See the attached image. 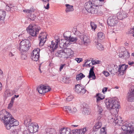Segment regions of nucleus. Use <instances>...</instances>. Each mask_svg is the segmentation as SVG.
<instances>
[{
	"instance_id": "nucleus-62",
	"label": "nucleus",
	"mask_w": 134,
	"mask_h": 134,
	"mask_svg": "<svg viewBox=\"0 0 134 134\" xmlns=\"http://www.w3.org/2000/svg\"><path fill=\"white\" fill-rule=\"evenodd\" d=\"M124 53V52H120L119 55V57H123V54Z\"/></svg>"
},
{
	"instance_id": "nucleus-1",
	"label": "nucleus",
	"mask_w": 134,
	"mask_h": 134,
	"mask_svg": "<svg viewBox=\"0 0 134 134\" xmlns=\"http://www.w3.org/2000/svg\"><path fill=\"white\" fill-rule=\"evenodd\" d=\"M0 119L4 122L6 129L9 130L19 125L18 122L5 110L0 112Z\"/></svg>"
},
{
	"instance_id": "nucleus-29",
	"label": "nucleus",
	"mask_w": 134,
	"mask_h": 134,
	"mask_svg": "<svg viewBox=\"0 0 134 134\" xmlns=\"http://www.w3.org/2000/svg\"><path fill=\"white\" fill-rule=\"evenodd\" d=\"M79 134H85L88 131V129L86 127L78 130Z\"/></svg>"
},
{
	"instance_id": "nucleus-46",
	"label": "nucleus",
	"mask_w": 134,
	"mask_h": 134,
	"mask_svg": "<svg viewBox=\"0 0 134 134\" xmlns=\"http://www.w3.org/2000/svg\"><path fill=\"white\" fill-rule=\"evenodd\" d=\"M73 96L72 95L68 96V97L66 98V100L68 101H71L73 99Z\"/></svg>"
},
{
	"instance_id": "nucleus-37",
	"label": "nucleus",
	"mask_w": 134,
	"mask_h": 134,
	"mask_svg": "<svg viewBox=\"0 0 134 134\" xmlns=\"http://www.w3.org/2000/svg\"><path fill=\"white\" fill-rule=\"evenodd\" d=\"M64 110L66 112L70 113L72 112V111L70 107L65 106L63 108Z\"/></svg>"
},
{
	"instance_id": "nucleus-18",
	"label": "nucleus",
	"mask_w": 134,
	"mask_h": 134,
	"mask_svg": "<svg viewBox=\"0 0 134 134\" xmlns=\"http://www.w3.org/2000/svg\"><path fill=\"white\" fill-rule=\"evenodd\" d=\"M59 41V40L58 39L56 40L55 42H54L53 41L51 42V47L52 48L53 52L58 47V43Z\"/></svg>"
},
{
	"instance_id": "nucleus-60",
	"label": "nucleus",
	"mask_w": 134,
	"mask_h": 134,
	"mask_svg": "<svg viewBox=\"0 0 134 134\" xmlns=\"http://www.w3.org/2000/svg\"><path fill=\"white\" fill-rule=\"evenodd\" d=\"M131 92H130L134 94V86H132L131 87Z\"/></svg>"
},
{
	"instance_id": "nucleus-36",
	"label": "nucleus",
	"mask_w": 134,
	"mask_h": 134,
	"mask_svg": "<svg viewBox=\"0 0 134 134\" xmlns=\"http://www.w3.org/2000/svg\"><path fill=\"white\" fill-rule=\"evenodd\" d=\"M129 54L127 51L124 52L123 58L124 59H126L129 57Z\"/></svg>"
},
{
	"instance_id": "nucleus-40",
	"label": "nucleus",
	"mask_w": 134,
	"mask_h": 134,
	"mask_svg": "<svg viewBox=\"0 0 134 134\" xmlns=\"http://www.w3.org/2000/svg\"><path fill=\"white\" fill-rule=\"evenodd\" d=\"M90 25L92 30H94L97 27V25L93 22H91Z\"/></svg>"
},
{
	"instance_id": "nucleus-26",
	"label": "nucleus",
	"mask_w": 134,
	"mask_h": 134,
	"mask_svg": "<svg viewBox=\"0 0 134 134\" xmlns=\"http://www.w3.org/2000/svg\"><path fill=\"white\" fill-rule=\"evenodd\" d=\"M82 89V87L81 86V85L77 84L75 86V91L78 93H80Z\"/></svg>"
},
{
	"instance_id": "nucleus-41",
	"label": "nucleus",
	"mask_w": 134,
	"mask_h": 134,
	"mask_svg": "<svg viewBox=\"0 0 134 134\" xmlns=\"http://www.w3.org/2000/svg\"><path fill=\"white\" fill-rule=\"evenodd\" d=\"M64 52L66 54V56H68V54L70 53L71 52V50L70 48H64L63 50Z\"/></svg>"
},
{
	"instance_id": "nucleus-9",
	"label": "nucleus",
	"mask_w": 134,
	"mask_h": 134,
	"mask_svg": "<svg viewBox=\"0 0 134 134\" xmlns=\"http://www.w3.org/2000/svg\"><path fill=\"white\" fill-rule=\"evenodd\" d=\"M117 18L115 16L109 17L107 20V23L109 26H112L115 25L118 22Z\"/></svg>"
},
{
	"instance_id": "nucleus-59",
	"label": "nucleus",
	"mask_w": 134,
	"mask_h": 134,
	"mask_svg": "<svg viewBox=\"0 0 134 134\" xmlns=\"http://www.w3.org/2000/svg\"><path fill=\"white\" fill-rule=\"evenodd\" d=\"M72 132L74 134H77V133H79L78 130L76 129L75 130H73Z\"/></svg>"
},
{
	"instance_id": "nucleus-50",
	"label": "nucleus",
	"mask_w": 134,
	"mask_h": 134,
	"mask_svg": "<svg viewBox=\"0 0 134 134\" xmlns=\"http://www.w3.org/2000/svg\"><path fill=\"white\" fill-rule=\"evenodd\" d=\"M70 79L69 77H66L65 78L64 80V82L66 83H69Z\"/></svg>"
},
{
	"instance_id": "nucleus-43",
	"label": "nucleus",
	"mask_w": 134,
	"mask_h": 134,
	"mask_svg": "<svg viewBox=\"0 0 134 134\" xmlns=\"http://www.w3.org/2000/svg\"><path fill=\"white\" fill-rule=\"evenodd\" d=\"M97 111L99 113L101 114L103 111V109L101 106L99 105L98 104L97 105Z\"/></svg>"
},
{
	"instance_id": "nucleus-28",
	"label": "nucleus",
	"mask_w": 134,
	"mask_h": 134,
	"mask_svg": "<svg viewBox=\"0 0 134 134\" xmlns=\"http://www.w3.org/2000/svg\"><path fill=\"white\" fill-rule=\"evenodd\" d=\"M96 98V102H98L104 98V97L102 96V94L100 93H97L95 97Z\"/></svg>"
},
{
	"instance_id": "nucleus-2",
	"label": "nucleus",
	"mask_w": 134,
	"mask_h": 134,
	"mask_svg": "<svg viewBox=\"0 0 134 134\" xmlns=\"http://www.w3.org/2000/svg\"><path fill=\"white\" fill-rule=\"evenodd\" d=\"M107 108L109 110H113L114 111H116L115 114L117 113L119 108H120L118 101L115 99H110L108 102L105 103Z\"/></svg>"
},
{
	"instance_id": "nucleus-6",
	"label": "nucleus",
	"mask_w": 134,
	"mask_h": 134,
	"mask_svg": "<svg viewBox=\"0 0 134 134\" xmlns=\"http://www.w3.org/2000/svg\"><path fill=\"white\" fill-rule=\"evenodd\" d=\"M40 50L39 48H35L31 53V58L32 60L35 61H37L40 57Z\"/></svg>"
},
{
	"instance_id": "nucleus-4",
	"label": "nucleus",
	"mask_w": 134,
	"mask_h": 134,
	"mask_svg": "<svg viewBox=\"0 0 134 134\" xmlns=\"http://www.w3.org/2000/svg\"><path fill=\"white\" fill-rule=\"evenodd\" d=\"M91 2L89 1L86 3L84 5L85 7L88 12L92 14H97L98 12L97 8Z\"/></svg>"
},
{
	"instance_id": "nucleus-45",
	"label": "nucleus",
	"mask_w": 134,
	"mask_h": 134,
	"mask_svg": "<svg viewBox=\"0 0 134 134\" xmlns=\"http://www.w3.org/2000/svg\"><path fill=\"white\" fill-rule=\"evenodd\" d=\"M36 16L34 14H31L30 16L28 19V20L29 21H33L34 20Z\"/></svg>"
},
{
	"instance_id": "nucleus-61",
	"label": "nucleus",
	"mask_w": 134,
	"mask_h": 134,
	"mask_svg": "<svg viewBox=\"0 0 134 134\" xmlns=\"http://www.w3.org/2000/svg\"><path fill=\"white\" fill-rule=\"evenodd\" d=\"M13 103L12 102H10V103L9 104L8 106V109H10L12 107Z\"/></svg>"
},
{
	"instance_id": "nucleus-38",
	"label": "nucleus",
	"mask_w": 134,
	"mask_h": 134,
	"mask_svg": "<svg viewBox=\"0 0 134 134\" xmlns=\"http://www.w3.org/2000/svg\"><path fill=\"white\" fill-rule=\"evenodd\" d=\"M72 31L74 33V34L77 36H80L81 34L80 32L77 30L76 28H73L72 29Z\"/></svg>"
},
{
	"instance_id": "nucleus-24",
	"label": "nucleus",
	"mask_w": 134,
	"mask_h": 134,
	"mask_svg": "<svg viewBox=\"0 0 134 134\" xmlns=\"http://www.w3.org/2000/svg\"><path fill=\"white\" fill-rule=\"evenodd\" d=\"M47 134H56L55 130L54 129L47 128L46 129Z\"/></svg>"
},
{
	"instance_id": "nucleus-27",
	"label": "nucleus",
	"mask_w": 134,
	"mask_h": 134,
	"mask_svg": "<svg viewBox=\"0 0 134 134\" xmlns=\"http://www.w3.org/2000/svg\"><path fill=\"white\" fill-rule=\"evenodd\" d=\"M128 100L130 102L134 101V94L130 92L128 94Z\"/></svg>"
},
{
	"instance_id": "nucleus-64",
	"label": "nucleus",
	"mask_w": 134,
	"mask_h": 134,
	"mask_svg": "<svg viewBox=\"0 0 134 134\" xmlns=\"http://www.w3.org/2000/svg\"><path fill=\"white\" fill-rule=\"evenodd\" d=\"M30 133L28 130L24 131L23 132V134H28Z\"/></svg>"
},
{
	"instance_id": "nucleus-10",
	"label": "nucleus",
	"mask_w": 134,
	"mask_h": 134,
	"mask_svg": "<svg viewBox=\"0 0 134 134\" xmlns=\"http://www.w3.org/2000/svg\"><path fill=\"white\" fill-rule=\"evenodd\" d=\"M120 67L119 69V74L123 75L126 72V69L128 67V65H126L125 64H123L119 66Z\"/></svg>"
},
{
	"instance_id": "nucleus-31",
	"label": "nucleus",
	"mask_w": 134,
	"mask_h": 134,
	"mask_svg": "<svg viewBox=\"0 0 134 134\" xmlns=\"http://www.w3.org/2000/svg\"><path fill=\"white\" fill-rule=\"evenodd\" d=\"M96 46L97 48L100 50H102L104 49L103 46L98 42L96 43Z\"/></svg>"
},
{
	"instance_id": "nucleus-55",
	"label": "nucleus",
	"mask_w": 134,
	"mask_h": 134,
	"mask_svg": "<svg viewBox=\"0 0 134 134\" xmlns=\"http://www.w3.org/2000/svg\"><path fill=\"white\" fill-rule=\"evenodd\" d=\"M103 73L104 74L105 76H109V73L108 72L106 71H103Z\"/></svg>"
},
{
	"instance_id": "nucleus-14",
	"label": "nucleus",
	"mask_w": 134,
	"mask_h": 134,
	"mask_svg": "<svg viewBox=\"0 0 134 134\" xmlns=\"http://www.w3.org/2000/svg\"><path fill=\"white\" fill-rule=\"evenodd\" d=\"M63 35L64 37V38L65 40H68L70 42V43L71 42H73L74 43H75L77 40V38L76 37H74L71 36L69 37L65 36V34H64Z\"/></svg>"
},
{
	"instance_id": "nucleus-53",
	"label": "nucleus",
	"mask_w": 134,
	"mask_h": 134,
	"mask_svg": "<svg viewBox=\"0 0 134 134\" xmlns=\"http://www.w3.org/2000/svg\"><path fill=\"white\" fill-rule=\"evenodd\" d=\"M21 59H25L27 57L26 55L25 54H22L21 56Z\"/></svg>"
},
{
	"instance_id": "nucleus-25",
	"label": "nucleus",
	"mask_w": 134,
	"mask_h": 134,
	"mask_svg": "<svg viewBox=\"0 0 134 134\" xmlns=\"http://www.w3.org/2000/svg\"><path fill=\"white\" fill-rule=\"evenodd\" d=\"M24 123L26 126L27 127L31 124H33L31 122V119L29 116L26 117L25 120L24 121Z\"/></svg>"
},
{
	"instance_id": "nucleus-19",
	"label": "nucleus",
	"mask_w": 134,
	"mask_h": 134,
	"mask_svg": "<svg viewBox=\"0 0 134 134\" xmlns=\"http://www.w3.org/2000/svg\"><path fill=\"white\" fill-rule=\"evenodd\" d=\"M6 15L5 11L0 10V23L3 22L4 20Z\"/></svg>"
},
{
	"instance_id": "nucleus-15",
	"label": "nucleus",
	"mask_w": 134,
	"mask_h": 134,
	"mask_svg": "<svg viewBox=\"0 0 134 134\" xmlns=\"http://www.w3.org/2000/svg\"><path fill=\"white\" fill-rule=\"evenodd\" d=\"M84 44L85 45H87L90 42V37L86 35H83L82 37Z\"/></svg>"
},
{
	"instance_id": "nucleus-20",
	"label": "nucleus",
	"mask_w": 134,
	"mask_h": 134,
	"mask_svg": "<svg viewBox=\"0 0 134 134\" xmlns=\"http://www.w3.org/2000/svg\"><path fill=\"white\" fill-rule=\"evenodd\" d=\"M47 37L46 36L45 38H44L41 36H39V38L40 39L39 43V45L40 46H42L46 41V38Z\"/></svg>"
},
{
	"instance_id": "nucleus-44",
	"label": "nucleus",
	"mask_w": 134,
	"mask_h": 134,
	"mask_svg": "<svg viewBox=\"0 0 134 134\" xmlns=\"http://www.w3.org/2000/svg\"><path fill=\"white\" fill-rule=\"evenodd\" d=\"M106 130L105 127H103L100 129V134H106Z\"/></svg>"
},
{
	"instance_id": "nucleus-5",
	"label": "nucleus",
	"mask_w": 134,
	"mask_h": 134,
	"mask_svg": "<svg viewBox=\"0 0 134 134\" xmlns=\"http://www.w3.org/2000/svg\"><path fill=\"white\" fill-rule=\"evenodd\" d=\"M30 46V44L29 41L24 40L21 42L19 49L21 53L26 52L29 49Z\"/></svg>"
},
{
	"instance_id": "nucleus-58",
	"label": "nucleus",
	"mask_w": 134,
	"mask_h": 134,
	"mask_svg": "<svg viewBox=\"0 0 134 134\" xmlns=\"http://www.w3.org/2000/svg\"><path fill=\"white\" fill-rule=\"evenodd\" d=\"M86 90L84 89L82 87V90H81V92H80V93H82L83 94H84L86 92Z\"/></svg>"
},
{
	"instance_id": "nucleus-56",
	"label": "nucleus",
	"mask_w": 134,
	"mask_h": 134,
	"mask_svg": "<svg viewBox=\"0 0 134 134\" xmlns=\"http://www.w3.org/2000/svg\"><path fill=\"white\" fill-rule=\"evenodd\" d=\"M71 110L72 111V112L71 113H74L77 111V109L75 107H74L73 109H71Z\"/></svg>"
},
{
	"instance_id": "nucleus-13",
	"label": "nucleus",
	"mask_w": 134,
	"mask_h": 134,
	"mask_svg": "<svg viewBox=\"0 0 134 134\" xmlns=\"http://www.w3.org/2000/svg\"><path fill=\"white\" fill-rule=\"evenodd\" d=\"M117 116L116 115H115V117L114 118L113 122L118 125H121V124L122 123L123 121L120 116Z\"/></svg>"
},
{
	"instance_id": "nucleus-54",
	"label": "nucleus",
	"mask_w": 134,
	"mask_h": 134,
	"mask_svg": "<svg viewBox=\"0 0 134 134\" xmlns=\"http://www.w3.org/2000/svg\"><path fill=\"white\" fill-rule=\"evenodd\" d=\"M75 60L78 63H80L82 61V59L81 58H76Z\"/></svg>"
},
{
	"instance_id": "nucleus-51",
	"label": "nucleus",
	"mask_w": 134,
	"mask_h": 134,
	"mask_svg": "<svg viewBox=\"0 0 134 134\" xmlns=\"http://www.w3.org/2000/svg\"><path fill=\"white\" fill-rule=\"evenodd\" d=\"M96 62H97V60H92L91 62L92 63H91L92 65L99 63H96Z\"/></svg>"
},
{
	"instance_id": "nucleus-30",
	"label": "nucleus",
	"mask_w": 134,
	"mask_h": 134,
	"mask_svg": "<svg viewBox=\"0 0 134 134\" xmlns=\"http://www.w3.org/2000/svg\"><path fill=\"white\" fill-rule=\"evenodd\" d=\"M108 70L113 75H115L118 72L117 70H115L113 67L110 65V67L109 68Z\"/></svg>"
},
{
	"instance_id": "nucleus-34",
	"label": "nucleus",
	"mask_w": 134,
	"mask_h": 134,
	"mask_svg": "<svg viewBox=\"0 0 134 134\" xmlns=\"http://www.w3.org/2000/svg\"><path fill=\"white\" fill-rule=\"evenodd\" d=\"M90 111L89 109L86 107H84L83 108L82 113L85 115H88L90 113Z\"/></svg>"
},
{
	"instance_id": "nucleus-57",
	"label": "nucleus",
	"mask_w": 134,
	"mask_h": 134,
	"mask_svg": "<svg viewBox=\"0 0 134 134\" xmlns=\"http://www.w3.org/2000/svg\"><path fill=\"white\" fill-rule=\"evenodd\" d=\"M111 66H112V67H113H113H114V69L115 70H119V68H118V67L117 65L114 64H112Z\"/></svg>"
},
{
	"instance_id": "nucleus-52",
	"label": "nucleus",
	"mask_w": 134,
	"mask_h": 134,
	"mask_svg": "<svg viewBox=\"0 0 134 134\" xmlns=\"http://www.w3.org/2000/svg\"><path fill=\"white\" fill-rule=\"evenodd\" d=\"M11 134H18V132L16 130H11Z\"/></svg>"
},
{
	"instance_id": "nucleus-42",
	"label": "nucleus",
	"mask_w": 134,
	"mask_h": 134,
	"mask_svg": "<svg viewBox=\"0 0 134 134\" xmlns=\"http://www.w3.org/2000/svg\"><path fill=\"white\" fill-rule=\"evenodd\" d=\"M90 61V60H87V61L85 62V65L83 66L87 67L91 66H92L91 63H92Z\"/></svg>"
},
{
	"instance_id": "nucleus-22",
	"label": "nucleus",
	"mask_w": 134,
	"mask_h": 134,
	"mask_svg": "<svg viewBox=\"0 0 134 134\" xmlns=\"http://www.w3.org/2000/svg\"><path fill=\"white\" fill-rule=\"evenodd\" d=\"M65 6L66 7L65 9V12L67 13L69 12H72L74 10L73 6L67 4H65Z\"/></svg>"
},
{
	"instance_id": "nucleus-21",
	"label": "nucleus",
	"mask_w": 134,
	"mask_h": 134,
	"mask_svg": "<svg viewBox=\"0 0 134 134\" xmlns=\"http://www.w3.org/2000/svg\"><path fill=\"white\" fill-rule=\"evenodd\" d=\"M60 132V134H70V129L69 128H61Z\"/></svg>"
},
{
	"instance_id": "nucleus-39",
	"label": "nucleus",
	"mask_w": 134,
	"mask_h": 134,
	"mask_svg": "<svg viewBox=\"0 0 134 134\" xmlns=\"http://www.w3.org/2000/svg\"><path fill=\"white\" fill-rule=\"evenodd\" d=\"M23 11L27 13H31L34 12V9L33 8H31L30 9H25L23 10Z\"/></svg>"
},
{
	"instance_id": "nucleus-8",
	"label": "nucleus",
	"mask_w": 134,
	"mask_h": 134,
	"mask_svg": "<svg viewBox=\"0 0 134 134\" xmlns=\"http://www.w3.org/2000/svg\"><path fill=\"white\" fill-rule=\"evenodd\" d=\"M28 130L30 133H34L37 131L39 126L37 124H31L28 126Z\"/></svg>"
},
{
	"instance_id": "nucleus-17",
	"label": "nucleus",
	"mask_w": 134,
	"mask_h": 134,
	"mask_svg": "<svg viewBox=\"0 0 134 134\" xmlns=\"http://www.w3.org/2000/svg\"><path fill=\"white\" fill-rule=\"evenodd\" d=\"M94 67V66H92L89 72V75L88 77L90 79L92 78V79L95 80L96 79V76L93 71Z\"/></svg>"
},
{
	"instance_id": "nucleus-32",
	"label": "nucleus",
	"mask_w": 134,
	"mask_h": 134,
	"mask_svg": "<svg viewBox=\"0 0 134 134\" xmlns=\"http://www.w3.org/2000/svg\"><path fill=\"white\" fill-rule=\"evenodd\" d=\"M98 38V39L100 40H102L105 38L104 35V34L102 32H100L98 33L97 34Z\"/></svg>"
},
{
	"instance_id": "nucleus-33",
	"label": "nucleus",
	"mask_w": 134,
	"mask_h": 134,
	"mask_svg": "<svg viewBox=\"0 0 134 134\" xmlns=\"http://www.w3.org/2000/svg\"><path fill=\"white\" fill-rule=\"evenodd\" d=\"M71 43H70L68 40H67L64 43H61L60 45L61 44L62 45H63V47L64 48H65L66 47L69 46Z\"/></svg>"
},
{
	"instance_id": "nucleus-7",
	"label": "nucleus",
	"mask_w": 134,
	"mask_h": 134,
	"mask_svg": "<svg viewBox=\"0 0 134 134\" xmlns=\"http://www.w3.org/2000/svg\"><path fill=\"white\" fill-rule=\"evenodd\" d=\"M51 89V88L48 86L44 85H41L37 88V90L41 94L50 91Z\"/></svg>"
},
{
	"instance_id": "nucleus-3",
	"label": "nucleus",
	"mask_w": 134,
	"mask_h": 134,
	"mask_svg": "<svg viewBox=\"0 0 134 134\" xmlns=\"http://www.w3.org/2000/svg\"><path fill=\"white\" fill-rule=\"evenodd\" d=\"M40 30L39 27L35 25L30 24L26 28L27 32L33 37L37 36Z\"/></svg>"
},
{
	"instance_id": "nucleus-49",
	"label": "nucleus",
	"mask_w": 134,
	"mask_h": 134,
	"mask_svg": "<svg viewBox=\"0 0 134 134\" xmlns=\"http://www.w3.org/2000/svg\"><path fill=\"white\" fill-rule=\"evenodd\" d=\"M133 33H134V26L130 29L129 32V34H132Z\"/></svg>"
},
{
	"instance_id": "nucleus-11",
	"label": "nucleus",
	"mask_w": 134,
	"mask_h": 134,
	"mask_svg": "<svg viewBox=\"0 0 134 134\" xmlns=\"http://www.w3.org/2000/svg\"><path fill=\"white\" fill-rule=\"evenodd\" d=\"M127 14L125 11H121L118 12L117 14V17L118 19L122 20L127 17Z\"/></svg>"
},
{
	"instance_id": "nucleus-63",
	"label": "nucleus",
	"mask_w": 134,
	"mask_h": 134,
	"mask_svg": "<svg viewBox=\"0 0 134 134\" xmlns=\"http://www.w3.org/2000/svg\"><path fill=\"white\" fill-rule=\"evenodd\" d=\"M108 89V88L107 87H104L102 90V92L103 93H104V92H106L107 91V90Z\"/></svg>"
},
{
	"instance_id": "nucleus-16",
	"label": "nucleus",
	"mask_w": 134,
	"mask_h": 134,
	"mask_svg": "<svg viewBox=\"0 0 134 134\" xmlns=\"http://www.w3.org/2000/svg\"><path fill=\"white\" fill-rule=\"evenodd\" d=\"M14 94L13 91L10 89H7L5 92L4 94V97L7 98V97H10Z\"/></svg>"
},
{
	"instance_id": "nucleus-23",
	"label": "nucleus",
	"mask_w": 134,
	"mask_h": 134,
	"mask_svg": "<svg viewBox=\"0 0 134 134\" xmlns=\"http://www.w3.org/2000/svg\"><path fill=\"white\" fill-rule=\"evenodd\" d=\"M102 125V123L100 121H98L96 123L94 126L93 127V130L95 131H97V130L100 128Z\"/></svg>"
},
{
	"instance_id": "nucleus-47",
	"label": "nucleus",
	"mask_w": 134,
	"mask_h": 134,
	"mask_svg": "<svg viewBox=\"0 0 134 134\" xmlns=\"http://www.w3.org/2000/svg\"><path fill=\"white\" fill-rule=\"evenodd\" d=\"M44 7L46 9H48L49 7V4L48 2L44 3Z\"/></svg>"
},
{
	"instance_id": "nucleus-35",
	"label": "nucleus",
	"mask_w": 134,
	"mask_h": 134,
	"mask_svg": "<svg viewBox=\"0 0 134 134\" xmlns=\"http://www.w3.org/2000/svg\"><path fill=\"white\" fill-rule=\"evenodd\" d=\"M85 76L82 73H81L76 76V79L77 80H79L82 79L83 78L85 77Z\"/></svg>"
},
{
	"instance_id": "nucleus-48",
	"label": "nucleus",
	"mask_w": 134,
	"mask_h": 134,
	"mask_svg": "<svg viewBox=\"0 0 134 134\" xmlns=\"http://www.w3.org/2000/svg\"><path fill=\"white\" fill-rule=\"evenodd\" d=\"M12 7L10 6L8 4H6V9L7 11H10V9Z\"/></svg>"
},
{
	"instance_id": "nucleus-12",
	"label": "nucleus",
	"mask_w": 134,
	"mask_h": 134,
	"mask_svg": "<svg viewBox=\"0 0 134 134\" xmlns=\"http://www.w3.org/2000/svg\"><path fill=\"white\" fill-rule=\"evenodd\" d=\"M55 55L57 57L62 58H67L68 56H66V54L64 53L63 50L59 51L55 53Z\"/></svg>"
}]
</instances>
